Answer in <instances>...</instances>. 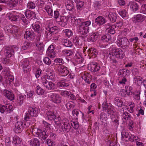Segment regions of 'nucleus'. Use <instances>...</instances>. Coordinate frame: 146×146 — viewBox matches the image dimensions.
Here are the masks:
<instances>
[{
  "instance_id": "f257e3e1",
  "label": "nucleus",
  "mask_w": 146,
  "mask_h": 146,
  "mask_svg": "<svg viewBox=\"0 0 146 146\" xmlns=\"http://www.w3.org/2000/svg\"><path fill=\"white\" fill-rule=\"evenodd\" d=\"M46 118L50 120H54L55 123L58 126L62 125V121L64 120L66 121L68 120L66 119H63L62 120L59 115H56L54 113L51 111H49L46 113Z\"/></svg>"
},
{
  "instance_id": "f03ea898",
  "label": "nucleus",
  "mask_w": 146,
  "mask_h": 146,
  "mask_svg": "<svg viewBox=\"0 0 146 146\" xmlns=\"http://www.w3.org/2000/svg\"><path fill=\"white\" fill-rule=\"evenodd\" d=\"M38 109L36 107H29L28 111L24 117V121L30 122L29 119L31 116L36 117L38 115Z\"/></svg>"
},
{
  "instance_id": "7ed1b4c3",
  "label": "nucleus",
  "mask_w": 146,
  "mask_h": 146,
  "mask_svg": "<svg viewBox=\"0 0 146 146\" xmlns=\"http://www.w3.org/2000/svg\"><path fill=\"white\" fill-rule=\"evenodd\" d=\"M30 122L26 123L23 125L22 121H18L15 124L14 131L16 133L18 134L21 133L22 131L23 128L27 127L30 125Z\"/></svg>"
},
{
  "instance_id": "20e7f679",
  "label": "nucleus",
  "mask_w": 146,
  "mask_h": 146,
  "mask_svg": "<svg viewBox=\"0 0 146 146\" xmlns=\"http://www.w3.org/2000/svg\"><path fill=\"white\" fill-rule=\"evenodd\" d=\"M30 63V62L27 59H25L21 61L19 65L22 67L24 72L27 73L29 72L31 70Z\"/></svg>"
},
{
  "instance_id": "39448f33",
  "label": "nucleus",
  "mask_w": 146,
  "mask_h": 146,
  "mask_svg": "<svg viewBox=\"0 0 146 146\" xmlns=\"http://www.w3.org/2000/svg\"><path fill=\"white\" fill-rule=\"evenodd\" d=\"M48 96L52 101L54 103L58 104L61 102V98L60 96L56 93L50 92L48 94Z\"/></svg>"
},
{
  "instance_id": "423d86ee",
  "label": "nucleus",
  "mask_w": 146,
  "mask_h": 146,
  "mask_svg": "<svg viewBox=\"0 0 146 146\" xmlns=\"http://www.w3.org/2000/svg\"><path fill=\"white\" fill-rule=\"evenodd\" d=\"M64 120L62 123V125H60L58 129L61 132H68L70 128V126L68 120Z\"/></svg>"
},
{
  "instance_id": "0eeeda50",
  "label": "nucleus",
  "mask_w": 146,
  "mask_h": 146,
  "mask_svg": "<svg viewBox=\"0 0 146 146\" xmlns=\"http://www.w3.org/2000/svg\"><path fill=\"white\" fill-rule=\"evenodd\" d=\"M55 67L57 69V70L59 73L62 76H66L69 73L67 68L65 66L63 65H56L55 66Z\"/></svg>"
},
{
  "instance_id": "6e6552de",
  "label": "nucleus",
  "mask_w": 146,
  "mask_h": 146,
  "mask_svg": "<svg viewBox=\"0 0 146 146\" xmlns=\"http://www.w3.org/2000/svg\"><path fill=\"white\" fill-rule=\"evenodd\" d=\"M46 133V129L42 131L40 129H38L37 131L35 133V135L42 141L45 140L47 137L48 135Z\"/></svg>"
},
{
  "instance_id": "1a4fd4ad",
  "label": "nucleus",
  "mask_w": 146,
  "mask_h": 146,
  "mask_svg": "<svg viewBox=\"0 0 146 146\" xmlns=\"http://www.w3.org/2000/svg\"><path fill=\"white\" fill-rule=\"evenodd\" d=\"M42 81L44 86L48 90H52L55 88L54 84L47 81L45 78H42Z\"/></svg>"
},
{
  "instance_id": "9d476101",
  "label": "nucleus",
  "mask_w": 146,
  "mask_h": 146,
  "mask_svg": "<svg viewBox=\"0 0 146 146\" xmlns=\"http://www.w3.org/2000/svg\"><path fill=\"white\" fill-rule=\"evenodd\" d=\"M13 110V106L11 104H7L5 105L0 104V112L1 113L6 112L10 113Z\"/></svg>"
},
{
  "instance_id": "9b49d317",
  "label": "nucleus",
  "mask_w": 146,
  "mask_h": 146,
  "mask_svg": "<svg viewBox=\"0 0 146 146\" xmlns=\"http://www.w3.org/2000/svg\"><path fill=\"white\" fill-rule=\"evenodd\" d=\"M111 55H113L116 58H122L124 57L125 54L121 49L117 48L113 50Z\"/></svg>"
},
{
  "instance_id": "f8f14e48",
  "label": "nucleus",
  "mask_w": 146,
  "mask_h": 146,
  "mask_svg": "<svg viewBox=\"0 0 146 146\" xmlns=\"http://www.w3.org/2000/svg\"><path fill=\"white\" fill-rule=\"evenodd\" d=\"M88 26L83 25L78 27V33L79 35H85L89 32Z\"/></svg>"
},
{
  "instance_id": "ddd939ff",
  "label": "nucleus",
  "mask_w": 146,
  "mask_h": 146,
  "mask_svg": "<svg viewBox=\"0 0 146 146\" xmlns=\"http://www.w3.org/2000/svg\"><path fill=\"white\" fill-rule=\"evenodd\" d=\"M102 107L104 110H106L107 113L110 114H113V108L110 104H107L106 103H103Z\"/></svg>"
},
{
  "instance_id": "4468645a",
  "label": "nucleus",
  "mask_w": 146,
  "mask_h": 146,
  "mask_svg": "<svg viewBox=\"0 0 146 146\" xmlns=\"http://www.w3.org/2000/svg\"><path fill=\"white\" fill-rule=\"evenodd\" d=\"M34 31L38 34V35H37L36 39L38 40H40V39L41 36V33L42 32L43 30L40 25L37 24L35 25L34 28Z\"/></svg>"
},
{
  "instance_id": "2eb2a0df",
  "label": "nucleus",
  "mask_w": 146,
  "mask_h": 146,
  "mask_svg": "<svg viewBox=\"0 0 146 146\" xmlns=\"http://www.w3.org/2000/svg\"><path fill=\"white\" fill-rule=\"evenodd\" d=\"M68 21V19L64 16H62L59 19H58L56 21V22L62 27H64L67 25Z\"/></svg>"
},
{
  "instance_id": "dca6fc26",
  "label": "nucleus",
  "mask_w": 146,
  "mask_h": 146,
  "mask_svg": "<svg viewBox=\"0 0 146 146\" xmlns=\"http://www.w3.org/2000/svg\"><path fill=\"white\" fill-rule=\"evenodd\" d=\"M106 32L111 34H113L115 33V29L116 26L111 25L109 23L105 25Z\"/></svg>"
},
{
  "instance_id": "f3484780",
  "label": "nucleus",
  "mask_w": 146,
  "mask_h": 146,
  "mask_svg": "<svg viewBox=\"0 0 146 146\" xmlns=\"http://www.w3.org/2000/svg\"><path fill=\"white\" fill-rule=\"evenodd\" d=\"M4 52L5 55L8 58H9L13 55H14V50L12 48L6 47L5 48Z\"/></svg>"
},
{
  "instance_id": "a211bd4d",
  "label": "nucleus",
  "mask_w": 146,
  "mask_h": 146,
  "mask_svg": "<svg viewBox=\"0 0 146 146\" xmlns=\"http://www.w3.org/2000/svg\"><path fill=\"white\" fill-rule=\"evenodd\" d=\"M3 94L9 100H13L14 99L15 97L13 93L11 92L5 90L3 92Z\"/></svg>"
},
{
  "instance_id": "6ab92c4d",
  "label": "nucleus",
  "mask_w": 146,
  "mask_h": 146,
  "mask_svg": "<svg viewBox=\"0 0 146 146\" xmlns=\"http://www.w3.org/2000/svg\"><path fill=\"white\" fill-rule=\"evenodd\" d=\"M6 16L12 21H17L20 18L19 15H15L14 13H8L7 14Z\"/></svg>"
},
{
  "instance_id": "aec40b11",
  "label": "nucleus",
  "mask_w": 146,
  "mask_h": 146,
  "mask_svg": "<svg viewBox=\"0 0 146 146\" xmlns=\"http://www.w3.org/2000/svg\"><path fill=\"white\" fill-rule=\"evenodd\" d=\"M95 22L99 25H102L106 23V20L104 17L99 16L95 19Z\"/></svg>"
},
{
  "instance_id": "412c9836",
  "label": "nucleus",
  "mask_w": 146,
  "mask_h": 146,
  "mask_svg": "<svg viewBox=\"0 0 146 146\" xmlns=\"http://www.w3.org/2000/svg\"><path fill=\"white\" fill-rule=\"evenodd\" d=\"M145 18V17L144 16L141 14H138L133 18V20L134 23H138L143 21Z\"/></svg>"
},
{
  "instance_id": "4be33fe9",
  "label": "nucleus",
  "mask_w": 146,
  "mask_h": 146,
  "mask_svg": "<svg viewBox=\"0 0 146 146\" xmlns=\"http://www.w3.org/2000/svg\"><path fill=\"white\" fill-rule=\"evenodd\" d=\"M25 15L26 17L28 19H35L36 18V14L35 13L32 11L27 9L25 13Z\"/></svg>"
},
{
  "instance_id": "5701e85b",
  "label": "nucleus",
  "mask_w": 146,
  "mask_h": 146,
  "mask_svg": "<svg viewBox=\"0 0 146 146\" xmlns=\"http://www.w3.org/2000/svg\"><path fill=\"white\" fill-rule=\"evenodd\" d=\"M87 52L89 56H90L93 57L94 58L96 57L98 54L97 50L94 48H89L87 50Z\"/></svg>"
},
{
  "instance_id": "b1692460",
  "label": "nucleus",
  "mask_w": 146,
  "mask_h": 146,
  "mask_svg": "<svg viewBox=\"0 0 146 146\" xmlns=\"http://www.w3.org/2000/svg\"><path fill=\"white\" fill-rule=\"evenodd\" d=\"M118 43L120 46L121 45H126L129 44V42L128 39L126 37H123L119 38Z\"/></svg>"
},
{
  "instance_id": "393cba45",
  "label": "nucleus",
  "mask_w": 146,
  "mask_h": 146,
  "mask_svg": "<svg viewBox=\"0 0 146 146\" xmlns=\"http://www.w3.org/2000/svg\"><path fill=\"white\" fill-rule=\"evenodd\" d=\"M91 70L94 72H99L100 69V66L97 63H92L91 64Z\"/></svg>"
},
{
  "instance_id": "a878e982",
  "label": "nucleus",
  "mask_w": 146,
  "mask_h": 146,
  "mask_svg": "<svg viewBox=\"0 0 146 146\" xmlns=\"http://www.w3.org/2000/svg\"><path fill=\"white\" fill-rule=\"evenodd\" d=\"M34 35V33L32 30L26 31L24 35V38L28 40H31Z\"/></svg>"
},
{
  "instance_id": "bb28decb",
  "label": "nucleus",
  "mask_w": 146,
  "mask_h": 146,
  "mask_svg": "<svg viewBox=\"0 0 146 146\" xmlns=\"http://www.w3.org/2000/svg\"><path fill=\"white\" fill-rule=\"evenodd\" d=\"M57 86L58 87H67L69 86V83L67 80L64 79L62 80L61 81L58 82L57 84Z\"/></svg>"
},
{
  "instance_id": "cd10ccee",
  "label": "nucleus",
  "mask_w": 146,
  "mask_h": 146,
  "mask_svg": "<svg viewBox=\"0 0 146 146\" xmlns=\"http://www.w3.org/2000/svg\"><path fill=\"white\" fill-rule=\"evenodd\" d=\"M128 5L134 12L137 11L139 9L138 5L135 2L131 1L129 2Z\"/></svg>"
},
{
  "instance_id": "c85d7f7f",
  "label": "nucleus",
  "mask_w": 146,
  "mask_h": 146,
  "mask_svg": "<svg viewBox=\"0 0 146 146\" xmlns=\"http://www.w3.org/2000/svg\"><path fill=\"white\" fill-rule=\"evenodd\" d=\"M76 23H77L78 27H79V26L82 25L89 26L91 24V22L90 21H88L84 22L82 19L80 18H78Z\"/></svg>"
},
{
  "instance_id": "c756f323",
  "label": "nucleus",
  "mask_w": 146,
  "mask_h": 146,
  "mask_svg": "<svg viewBox=\"0 0 146 146\" xmlns=\"http://www.w3.org/2000/svg\"><path fill=\"white\" fill-rule=\"evenodd\" d=\"M40 141L36 138L31 139L29 141L30 145L31 146H39L40 145Z\"/></svg>"
},
{
  "instance_id": "7c9ffc66",
  "label": "nucleus",
  "mask_w": 146,
  "mask_h": 146,
  "mask_svg": "<svg viewBox=\"0 0 146 146\" xmlns=\"http://www.w3.org/2000/svg\"><path fill=\"white\" fill-rule=\"evenodd\" d=\"M36 43L35 45L37 47V50L39 51H42L44 50V45L41 42H40V40L37 41L36 38Z\"/></svg>"
},
{
  "instance_id": "2f4dec72",
  "label": "nucleus",
  "mask_w": 146,
  "mask_h": 146,
  "mask_svg": "<svg viewBox=\"0 0 146 146\" xmlns=\"http://www.w3.org/2000/svg\"><path fill=\"white\" fill-rule=\"evenodd\" d=\"M18 3V0H10L7 3V6L9 9H12L16 7Z\"/></svg>"
},
{
  "instance_id": "473e14b6",
  "label": "nucleus",
  "mask_w": 146,
  "mask_h": 146,
  "mask_svg": "<svg viewBox=\"0 0 146 146\" xmlns=\"http://www.w3.org/2000/svg\"><path fill=\"white\" fill-rule=\"evenodd\" d=\"M72 114L74 116L76 117V118L77 119H78V118L84 117V114L81 111H80L79 113V111L76 109H74L72 111Z\"/></svg>"
},
{
  "instance_id": "72a5a7b5",
  "label": "nucleus",
  "mask_w": 146,
  "mask_h": 146,
  "mask_svg": "<svg viewBox=\"0 0 146 146\" xmlns=\"http://www.w3.org/2000/svg\"><path fill=\"white\" fill-rule=\"evenodd\" d=\"M108 17L111 22L114 23L116 21L117 16L115 13H110L108 15Z\"/></svg>"
},
{
  "instance_id": "f704fd0d",
  "label": "nucleus",
  "mask_w": 146,
  "mask_h": 146,
  "mask_svg": "<svg viewBox=\"0 0 146 146\" xmlns=\"http://www.w3.org/2000/svg\"><path fill=\"white\" fill-rule=\"evenodd\" d=\"M114 102L115 105L119 107H121L123 106V102L122 100L118 98H115L114 99Z\"/></svg>"
},
{
  "instance_id": "c9c22d12",
  "label": "nucleus",
  "mask_w": 146,
  "mask_h": 146,
  "mask_svg": "<svg viewBox=\"0 0 146 146\" xmlns=\"http://www.w3.org/2000/svg\"><path fill=\"white\" fill-rule=\"evenodd\" d=\"M110 63L114 66H116L118 64V62L116 60V57L113 55L110 54Z\"/></svg>"
},
{
  "instance_id": "e433bc0d",
  "label": "nucleus",
  "mask_w": 146,
  "mask_h": 146,
  "mask_svg": "<svg viewBox=\"0 0 146 146\" xmlns=\"http://www.w3.org/2000/svg\"><path fill=\"white\" fill-rule=\"evenodd\" d=\"M63 45L67 47H71L73 45L72 43L70 40L65 39H63L62 40Z\"/></svg>"
},
{
  "instance_id": "4c0bfd02",
  "label": "nucleus",
  "mask_w": 146,
  "mask_h": 146,
  "mask_svg": "<svg viewBox=\"0 0 146 146\" xmlns=\"http://www.w3.org/2000/svg\"><path fill=\"white\" fill-rule=\"evenodd\" d=\"M102 40L104 42H108L111 40V36L110 35L108 34H106L101 37Z\"/></svg>"
},
{
  "instance_id": "58836bf2",
  "label": "nucleus",
  "mask_w": 146,
  "mask_h": 146,
  "mask_svg": "<svg viewBox=\"0 0 146 146\" xmlns=\"http://www.w3.org/2000/svg\"><path fill=\"white\" fill-rule=\"evenodd\" d=\"M44 9L47 12L50 16H52L53 15V11L50 6L48 5L46 6L44 8Z\"/></svg>"
},
{
  "instance_id": "ea45409f",
  "label": "nucleus",
  "mask_w": 146,
  "mask_h": 146,
  "mask_svg": "<svg viewBox=\"0 0 146 146\" xmlns=\"http://www.w3.org/2000/svg\"><path fill=\"white\" fill-rule=\"evenodd\" d=\"M46 29L49 30L53 34L55 32L58 31L59 29L57 26H55L52 27H46Z\"/></svg>"
},
{
  "instance_id": "a19ab883",
  "label": "nucleus",
  "mask_w": 146,
  "mask_h": 146,
  "mask_svg": "<svg viewBox=\"0 0 146 146\" xmlns=\"http://www.w3.org/2000/svg\"><path fill=\"white\" fill-rule=\"evenodd\" d=\"M76 7L78 10H82L83 8L84 3V2L80 0L77 3H76Z\"/></svg>"
},
{
  "instance_id": "79ce46f5",
  "label": "nucleus",
  "mask_w": 146,
  "mask_h": 146,
  "mask_svg": "<svg viewBox=\"0 0 146 146\" xmlns=\"http://www.w3.org/2000/svg\"><path fill=\"white\" fill-rule=\"evenodd\" d=\"M13 143L15 145L20 144L22 141V139L19 137L17 136L14 137H13Z\"/></svg>"
},
{
  "instance_id": "37998d69",
  "label": "nucleus",
  "mask_w": 146,
  "mask_h": 146,
  "mask_svg": "<svg viewBox=\"0 0 146 146\" xmlns=\"http://www.w3.org/2000/svg\"><path fill=\"white\" fill-rule=\"evenodd\" d=\"M125 90L126 93L128 95H132L133 94V88L131 86H128L125 87Z\"/></svg>"
},
{
  "instance_id": "c03bdc74",
  "label": "nucleus",
  "mask_w": 146,
  "mask_h": 146,
  "mask_svg": "<svg viewBox=\"0 0 146 146\" xmlns=\"http://www.w3.org/2000/svg\"><path fill=\"white\" fill-rule=\"evenodd\" d=\"M98 34L96 33H93L92 35L90 36L89 39L92 42H94L96 41L98 37Z\"/></svg>"
},
{
  "instance_id": "a18cd8bd",
  "label": "nucleus",
  "mask_w": 146,
  "mask_h": 146,
  "mask_svg": "<svg viewBox=\"0 0 146 146\" xmlns=\"http://www.w3.org/2000/svg\"><path fill=\"white\" fill-rule=\"evenodd\" d=\"M36 93L38 95H41L44 93V90L39 86H36Z\"/></svg>"
},
{
  "instance_id": "49530a36",
  "label": "nucleus",
  "mask_w": 146,
  "mask_h": 146,
  "mask_svg": "<svg viewBox=\"0 0 146 146\" xmlns=\"http://www.w3.org/2000/svg\"><path fill=\"white\" fill-rule=\"evenodd\" d=\"M73 3L72 2H70V3L67 2V3H66V7L67 10L70 11H72V9H73L74 7Z\"/></svg>"
},
{
  "instance_id": "de8ad7c7",
  "label": "nucleus",
  "mask_w": 146,
  "mask_h": 146,
  "mask_svg": "<svg viewBox=\"0 0 146 146\" xmlns=\"http://www.w3.org/2000/svg\"><path fill=\"white\" fill-rule=\"evenodd\" d=\"M100 119L101 122L104 123L106 121L107 117L105 113H102L100 114Z\"/></svg>"
},
{
  "instance_id": "09e8293b",
  "label": "nucleus",
  "mask_w": 146,
  "mask_h": 146,
  "mask_svg": "<svg viewBox=\"0 0 146 146\" xmlns=\"http://www.w3.org/2000/svg\"><path fill=\"white\" fill-rule=\"evenodd\" d=\"M123 118L126 120H130L131 118V116L130 114L127 112H125L122 115Z\"/></svg>"
},
{
  "instance_id": "8fccbe9b",
  "label": "nucleus",
  "mask_w": 146,
  "mask_h": 146,
  "mask_svg": "<svg viewBox=\"0 0 146 146\" xmlns=\"http://www.w3.org/2000/svg\"><path fill=\"white\" fill-rule=\"evenodd\" d=\"M6 73L8 77L9 83L10 84L11 82H12L14 80V76H13L11 75V72L9 71H7Z\"/></svg>"
},
{
  "instance_id": "3c124183",
  "label": "nucleus",
  "mask_w": 146,
  "mask_h": 146,
  "mask_svg": "<svg viewBox=\"0 0 146 146\" xmlns=\"http://www.w3.org/2000/svg\"><path fill=\"white\" fill-rule=\"evenodd\" d=\"M31 45V43L25 42L23 44L22 46L21 49L23 50H25L30 47Z\"/></svg>"
},
{
  "instance_id": "603ef678",
  "label": "nucleus",
  "mask_w": 146,
  "mask_h": 146,
  "mask_svg": "<svg viewBox=\"0 0 146 146\" xmlns=\"http://www.w3.org/2000/svg\"><path fill=\"white\" fill-rule=\"evenodd\" d=\"M53 34L49 30L46 29V31H45L44 35L47 39H50L51 38V36Z\"/></svg>"
},
{
  "instance_id": "864d4df0",
  "label": "nucleus",
  "mask_w": 146,
  "mask_h": 146,
  "mask_svg": "<svg viewBox=\"0 0 146 146\" xmlns=\"http://www.w3.org/2000/svg\"><path fill=\"white\" fill-rule=\"evenodd\" d=\"M140 92L137 91L133 93V97L134 99L137 100H139L140 99Z\"/></svg>"
},
{
  "instance_id": "5fc2aeb1",
  "label": "nucleus",
  "mask_w": 146,
  "mask_h": 146,
  "mask_svg": "<svg viewBox=\"0 0 146 146\" xmlns=\"http://www.w3.org/2000/svg\"><path fill=\"white\" fill-rule=\"evenodd\" d=\"M27 7L29 9H33L35 7V5L34 3L32 1L29 2L27 5Z\"/></svg>"
},
{
  "instance_id": "6e6d98bb",
  "label": "nucleus",
  "mask_w": 146,
  "mask_h": 146,
  "mask_svg": "<svg viewBox=\"0 0 146 146\" xmlns=\"http://www.w3.org/2000/svg\"><path fill=\"white\" fill-rule=\"evenodd\" d=\"M66 106L68 111L70 110L71 109H73L75 106L71 104L70 102H68L66 105Z\"/></svg>"
},
{
  "instance_id": "4d7b16f0",
  "label": "nucleus",
  "mask_w": 146,
  "mask_h": 146,
  "mask_svg": "<svg viewBox=\"0 0 146 146\" xmlns=\"http://www.w3.org/2000/svg\"><path fill=\"white\" fill-rule=\"evenodd\" d=\"M62 16L60 15L59 12L57 10L55 11L54 12V17L56 19V21L58 19H59Z\"/></svg>"
},
{
  "instance_id": "13d9d810",
  "label": "nucleus",
  "mask_w": 146,
  "mask_h": 146,
  "mask_svg": "<svg viewBox=\"0 0 146 146\" xmlns=\"http://www.w3.org/2000/svg\"><path fill=\"white\" fill-rule=\"evenodd\" d=\"M12 25H11L6 26L4 28V30L5 31H7L10 33H12Z\"/></svg>"
},
{
  "instance_id": "bf43d9fd",
  "label": "nucleus",
  "mask_w": 146,
  "mask_h": 146,
  "mask_svg": "<svg viewBox=\"0 0 146 146\" xmlns=\"http://www.w3.org/2000/svg\"><path fill=\"white\" fill-rule=\"evenodd\" d=\"M64 32L65 33L66 35L68 37H70L72 35V32L69 29L64 30Z\"/></svg>"
},
{
  "instance_id": "052dcab7",
  "label": "nucleus",
  "mask_w": 146,
  "mask_h": 146,
  "mask_svg": "<svg viewBox=\"0 0 146 146\" xmlns=\"http://www.w3.org/2000/svg\"><path fill=\"white\" fill-rule=\"evenodd\" d=\"M62 52L63 53V54L67 56H69L71 55L73 53L71 50H63L62 51Z\"/></svg>"
},
{
  "instance_id": "680f3d73",
  "label": "nucleus",
  "mask_w": 146,
  "mask_h": 146,
  "mask_svg": "<svg viewBox=\"0 0 146 146\" xmlns=\"http://www.w3.org/2000/svg\"><path fill=\"white\" fill-rule=\"evenodd\" d=\"M43 61L45 64L48 65H50L51 63V60L48 57H45L44 58Z\"/></svg>"
},
{
  "instance_id": "e2e57ef3",
  "label": "nucleus",
  "mask_w": 146,
  "mask_h": 146,
  "mask_svg": "<svg viewBox=\"0 0 146 146\" xmlns=\"http://www.w3.org/2000/svg\"><path fill=\"white\" fill-rule=\"evenodd\" d=\"M54 62L56 63V65L58 64V65H60V63H64V61L61 58H56L54 60Z\"/></svg>"
},
{
  "instance_id": "0e129e2a",
  "label": "nucleus",
  "mask_w": 146,
  "mask_h": 146,
  "mask_svg": "<svg viewBox=\"0 0 146 146\" xmlns=\"http://www.w3.org/2000/svg\"><path fill=\"white\" fill-rule=\"evenodd\" d=\"M142 78L139 76H135L134 78V79L135 82H139L140 83H141L142 81Z\"/></svg>"
},
{
  "instance_id": "69168bd1",
  "label": "nucleus",
  "mask_w": 146,
  "mask_h": 146,
  "mask_svg": "<svg viewBox=\"0 0 146 146\" xmlns=\"http://www.w3.org/2000/svg\"><path fill=\"white\" fill-rule=\"evenodd\" d=\"M54 77L55 76L54 74L53 73L50 72L49 74L47 75V79L52 80L54 79Z\"/></svg>"
},
{
  "instance_id": "338daca9",
  "label": "nucleus",
  "mask_w": 146,
  "mask_h": 146,
  "mask_svg": "<svg viewBox=\"0 0 146 146\" xmlns=\"http://www.w3.org/2000/svg\"><path fill=\"white\" fill-rule=\"evenodd\" d=\"M19 28L18 27L15 25L12 26V33H15L18 32Z\"/></svg>"
},
{
  "instance_id": "774afa93",
  "label": "nucleus",
  "mask_w": 146,
  "mask_h": 146,
  "mask_svg": "<svg viewBox=\"0 0 146 146\" xmlns=\"http://www.w3.org/2000/svg\"><path fill=\"white\" fill-rule=\"evenodd\" d=\"M101 5L100 2L98 1L96 2L94 4V7L97 10L101 8Z\"/></svg>"
}]
</instances>
